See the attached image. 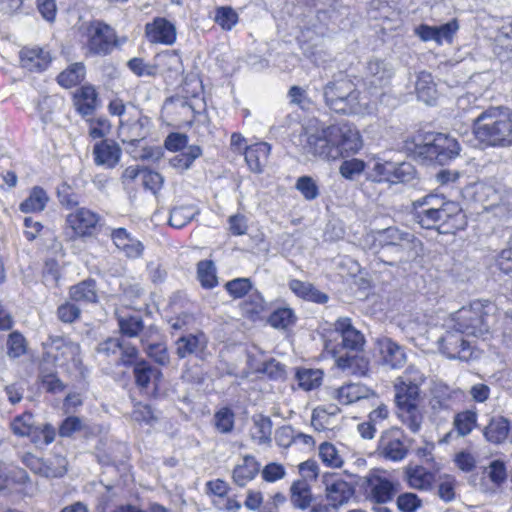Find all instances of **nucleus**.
Wrapping results in <instances>:
<instances>
[{
	"instance_id": "54",
	"label": "nucleus",
	"mask_w": 512,
	"mask_h": 512,
	"mask_svg": "<svg viewBox=\"0 0 512 512\" xmlns=\"http://www.w3.org/2000/svg\"><path fill=\"white\" fill-rule=\"evenodd\" d=\"M319 457L322 462L329 467L339 468L343 464V459L339 454V451L335 445L330 442H323L320 444Z\"/></svg>"
},
{
	"instance_id": "4",
	"label": "nucleus",
	"mask_w": 512,
	"mask_h": 512,
	"mask_svg": "<svg viewBox=\"0 0 512 512\" xmlns=\"http://www.w3.org/2000/svg\"><path fill=\"white\" fill-rule=\"evenodd\" d=\"M326 105L341 114H357L362 112L363 105L360 91L356 84L346 76L329 81L323 88Z\"/></svg>"
},
{
	"instance_id": "35",
	"label": "nucleus",
	"mask_w": 512,
	"mask_h": 512,
	"mask_svg": "<svg viewBox=\"0 0 512 512\" xmlns=\"http://www.w3.org/2000/svg\"><path fill=\"white\" fill-rule=\"evenodd\" d=\"M259 472V464L254 457L246 455L241 464H238L233 470V480L240 486H245L253 480Z\"/></svg>"
},
{
	"instance_id": "10",
	"label": "nucleus",
	"mask_w": 512,
	"mask_h": 512,
	"mask_svg": "<svg viewBox=\"0 0 512 512\" xmlns=\"http://www.w3.org/2000/svg\"><path fill=\"white\" fill-rule=\"evenodd\" d=\"M441 204V197L428 194L412 202L413 220L424 229H439V218L436 206Z\"/></svg>"
},
{
	"instance_id": "36",
	"label": "nucleus",
	"mask_w": 512,
	"mask_h": 512,
	"mask_svg": "<svg viewBox=\"0 0 512 512\" xmlns=\"http://www.w3.org/2000/svg\"><path fill=\"white\" fill-rule=\"evenodd\" d=\"M405 479L411 488L427 490L434 480V475L423 466L417 465L405 469Z\"/></svg>"
},
{
	"instance_id": "38",
	"label": "nucleus",
	"mask_w": 512,
	"mask_h": 512,
	"mask_svg": "<svg viewBox=\"0 0 512 512\" xmlns=\"http://www.w3.org/2000/svg\"><path fill=\"white\" fill-rule=\"evenodd\" d=\"M415 89L418 99L428 105L432 104L437 97L436 85L429 72L421 71L418 74Z\"/></svg>"
},
{
	"instance_id": "11",
	"label": "nucleus",
	"mask_w": 512,
	"mask_h": 512,
	"mask_svg": "<svg viewBox=\"0 0 512 512\" xmlns=\"http://www.w3.org/2000/svg\"><path fill=\"white\" fill-rule=\"evenodd\" d=\"M462 196L468 202L479 205L485 211L494 209L500 201L496 189L483 182L471 183L465 186L462 190Z\"/></svg>"
},
{
	"instance_id": "60",
	"label": "nucleus",
	"mask_w": 512,
	"mask_h": 512,
	"mask_svg": "<svg viewBox=\"0 0 512 512\" xmlns=\"http://www.w3.org/2000/svg\"><path fill=\"white\" fill-rule=\"evenodd\" d=\"M225 288L233 298H241L252 289V284L249 278H236L228 281Z\"/></svg>"
},
{
	"instance_id": "28",
	"label": "nucleus",
	"mask_w": 512,
	"mask_h": 512,
	"mask_svg": "<svg viewBox=\"0 0 512 512\" xmlns=\"http://www.w3.org/2000/svg\"><path fill=\"white\" fill-rule=\"evenodd\" d=\"M510 421L501 415L492 416L483 428L485 440L492 444H502L509 439Z\"/></svg>"
},
{
	"instance_id": "43",
	"label": "nucleus",
	"mask_w": 512,
	"mask_h": 512,
	"mask_svg": "<svg viewBox=\"0 0 512 512\" xmlns=\"http://www.w3.org/2000/svg\"><path fill=\"white\" fill-rule=\"evenodd\" d=\"M49 197L41 187H34L29 196L20 204V210L24 213L40 212L44 210Z\"/></svg>"
},
{
	"instance_id": "1",
	"label": "nucleus",
	"mask_w": 512,
	"mask_h": 512,
	"mask_svg": "<svg viewBox=\"0 0 512 512\" xmlns=\"http://www.w3.org/2000/svg\"><path fill=\"white\" fill-rule=\"evenodd\" d=\"M298 145L305 155L336 160L344 153H356L362 147L359 131L349 123L303 128Z\"/></svg>"
},
{
	"instance_id": "25",
	"label": "nucleus",
	"mask_w": 512,
	"mask_h": 512,
	"mask_svg": "<svg viewBox=\"0 0 512 512\" xmlns=\"http://www.w3.org/2000/svg\"><path fill=\"white\" fill-rule=\"evenodd\" d=\"M335 364L340 370L351 375L364 376L369 370L368 359L359 352L346 351L337 355Z\"/></svg>"
},
{
	"instance_id": "16",
	"label": "nucleus",
	"mask_w": 512,
	"mask_h": 512,
	"mask_svg": "<svg viewBox=\"0 0 512 512\" xmlns=\"http://www.w3.org/2000/svg\"><path fill=\"white\" fill-rule=\"evenodd\" d=\"M145 34L149 42L172 45L176 41L175 25L163 17H156L145 25Z\"/></svg>"
},
{
	"instance_id": "59",
	"label": "nucleus",
	"mask_w": 512,
	"mask_h": 512,
	"mask_svg": "<svg viewBox=\"0 0 512 512\" xmlns=\"http://www.w3.org/2000/svg\"><path fill=\"white\" fill-rule=\"evenodd\" d=\"M35 433H32L28 437L31 438L32 442L38 446L49 445L55 439V429L50 424H44L42 427L35 425Z\"/></svg>"
},
{
	"instance_id": "14",
	"label": "nucleus",
	"mask_w": 512,
	"mask_h": 512,
	"mask_svg": "<svg viewBox=\"0 0 512 512\" xmlns=\"http://www.w3.org/2000/svg\"><path fill=\"white\" fill-rule=\"evenodd\" d=\"M100 221V216L87 208H78L66 217L68 226L79 237H87L94 234Z\"/></svg>"
},
{
	"instance_id": "53",
	"label": "nucleus",
	"mask_w": 512,
	"mask_h": 512,
	"mask_svg": "<svg viewBox=\"0 0 512 512\" xmlns=\"http://www.w3.org/2000/svg\"><path fill=\"white\" fill-rule=\"evenodd\" d=\"M295 188L307 201L315 200L320 195L319 186L311 176H300L296 180Z\"/></svg>"
},
{
	"instance_id": "42",
	"label": "nucleus",
	"mask_w": 512,
	"mask_h": 512,
	"mask_svg": "<svg viewBox=\"0 0 512 512\" xmlns=\"http://www.w3.org/2000/svg\"><path fill=\"white\" fill-rule=\"evenodd\" d=\"M85 74V65L82 62H76L57 76V82L64 88H70L79 84L85 78Z\"/></svg>"
},
{
	"instance_id": "62",
	"label": "nucleus",
	"mask_w": 512,
	"mask_h": 512,
	"mask_svg": "<svg viewBox=\"0 0 512 512\" xmlns=\"http://www.w3.org/2000/svg\"><path fill=\"white\" fill-rule=\"evenodd\" d=\"M56 314L61 322L70 324L80 318L81 310L77 305L71 302H65L58 306Z\"/></svg>"
},
{
	"instance_id": "33",
	"label": "nucleus",
	"mask_w": 512,
	"mask_h": 512,
	"mask_svg": "<svg viewBox=\"0 0 512 512\" xmlns=\"http://www.w3.org/2000/svg\"><path fill=\"white\" fill-rule=\"evenodd\" d=\"M69 298L77 303L93 304L98 302V289L94 279H85L69 289Z\"/></svg>"
},
{
	"instance_id": "48",
	"label": "nucleus",
	"mask_w": 512,
	"mask_h": 512,
	"mask_svg": "<svg viewBox=\"0 0 512 512\" xmlns=\"http://www.w3.org/2000/svg\"><path fill=\"white\" fill-rule=\"evenodd\" d=\"M135 382L140 388H147L151 380L156 379L161 373L145 361L136 362L133 369Z\"/></svg>"
},
{
	"instance_id": "31",
	"label": "nucleus",
	"mask_w": 512,
	"mask_h": 512,
	"mask_svg": "<svg viewBox=\"0 0 512 512\" xmlns=\"http://www.w3.org/2000/svg\"><path fill=\"white\" fill-rule=\"evenodd\" d=\"M271 146L267 142L255 143L245 150V160L251 171L261 173L268 163Z\"/></svg>"
},
{
	"instance_id": "6",
	"label": "nucleus",
	"mask_w": 512,
	"mask_h": 512,
	"mask_svg": "<svg viewBox=\"0 0 512 512\" xmlns=\"http://www.w3.org/2000/svg\"><path fill=\"white\" fill-rule=\"evenodd\" d=\"M413 442L402 428L393 426L381 432L376 453L387 461L400 462L408 456Z\"/></svg>"
},
{
	"instance_id": "30",
	"label": "nucleus",
	"mask_w": 512,
	"mask_h": 512,
	"mask_svg": "<svg viewBox=\"0 0 512 512\" xmlns=\"http://www.w3.org/2000/svg\"><path fill=\"white\" fill-rule=\"evenodd\" d=\"M76 110L84 117L94 113L98 106V94L92 85H84L73 96Z\"/></svg>"
},
{
	"instance_id": "49",
	"label": "nucleus",
	"mask_w": 512,
	"mask_h": 512,
	"mask_svg": "<svg viewBox=\"0 0 512 512\" xmlns=\"http://www.w3.org/2000/svg\"><path fill=\"white\" fill-rule=\"evenodd\" d=\"M10 428L14 435L19 437L29 436L35 433V424L33 415L30 412L16 416L10 423Z\"/></svg>"
},
{
	"instance_id": "18",
	"label": "nucleus",
	"mask_w": 512,
	"mask_h": 512,
	"mask_svg": "<svg viewBox=\"0 0 512 512\" xmlns=\"http://www.w3.org/2000/svg\"><path fill=\"white\" fill-rule=\"evenodd\" d=\"M48 356L63 364L65 361H75L80 354V345L61 336H51L47 342Z\"/></svg>"
},
{
	"instance_id": "19",
	"label": "nucleus",
	"mask_w": 512,
	"mask_h": 512,
	"mask_svg": "<svg viewBox=\"0 0 512 512\" xmlns=\"http://www.w3.org/2000/svg\"><path fill=\"white\" fill-rule=\"evenodd\" d=\"M376 346L383 365L397 369L405 364L406 354L403 347L392 339L387 337L377 339Z\"/></svg>"
},
{
	"instance_id": "45",
	"label": "nucleus",
	"mask_w": 512,
	"mask_h": 512,
	"mask_svg": "<svg viewBox=\"0 0 512 512\" xmlns=\"http://www.w3.org/2000/svg\"><path fill=\"white\" fill-rule=\"evenodd\" d=\"M198 213V209L192 205L174 207L170 211L169 224L174 228H182L191 222Z\"/></svg>"
},
{
	"instance_id": "3",
	"label": "nucleus",
	"mask_w": 512,
	"mask_h": 512,
	"mask_svg": "<svg viewBox=\"0 0 512 512\" xmlns=\"http://www.w3.org/2000/svg\"><path fill=\"white\" fill-rule=\"evenodd\" d=\"M407 149L422 160L436 162L444 165L456 158L460 151L458 142L449 135L442 133H429L411 144L407 143Z\"/></svg>"
},
{
	"instance_id": "9",
	"label": "nucleus",
	"mask_w": 512,
	"mask_h": 512,
	"mask_svg": "<svg viewBox=\"0 0 512 512\" xmlns=\"http://www.w3.org/2000/svg\"><path fill=\"white\" fill-rule=\"evenodd\" d=\"M116 44V35L113 29L101 22L92 24L88 28L87 49L89 54L105 56L111 53Z\"/></svg>"
},
{
	"instance_id": "22",
	"label": "nucleus",
	"mask_w": 512,
	"mask_h": 512,
	"mask_svg": "<svg viewBox=\"0 0 512 512\" xmlns=\"http://www.w3.org/2000/svg\"><path fill=\"white\" fill-rule=\"evenodd\" d=\"M122 150L113 140L105 139L96 143L93 148L94 162L98 166L114 168L120 161Z\"/></svg>"
},
{
	"instance_id": "44",
	"label": "nucleus",
	"mask_w": 512,
	"mask_h": 512,
	"mask_svg": "<svg viewBox=\"0 0 512 512\" xmlns=\"http://www.w3.org/2000/svg\"><path fill=\"white\" fill-rule=\"evenodd\" d=\"M477 420L478 414L475 410H464L454 416L453 427L458 436L465 437L477 426Z\"/></svg>"
},
{
	"instance_id": "55",
	"label": "nucleus",
	"mask_w": 512,
	"mask_h": 512,
	"mask_svg": "<svg viewBox=\"0 0 512 512\" xmlns=\"http://www.w3.org/2000/svg\"><path fill=\"white\" fill-rule=\"evenodd\" d=\"M295 315L290 308H279L275 310L268 319L269 324L277 329H285L295 322Z\"/></svg>"
},
{
	"instance_id": "61",
	"label": "nucleus",
	"mask_w": 512,
	"mask_h": 512,
	"mask_svg": "<svg viewBox=\"0 0 512 512\" xmlns=\"http://www.w3.org/2000/svg\"><path fill=\"white\" fill-rule=\"evenodd\" d=\"M456 480L454 477L445 475L441 477L437 486L438 496L445 502H450L455 498Z\"/></svg>"
},
{
	"instance_id": "2",
	"label": "nucleus",
	"mask_w": 512,
	"mask_h": 512,
	"mask_svg": "<svg viewBox=\"0 0 512 512\" xmlns=\"http://www.w3.org/2000/svg\"><path fill=\"white\" fill-rule=\"evenodd\" d=\"M476 138L492 147L512 146V112L503 106H490L471 118Z\"/></svg>"
},
{
	"instance_id": "26",
	"label": "nucleus",
	"mask_w": 512,
	"mask_h": 512,
	"mask_svg": "<svg viewBox=\"0 0 512 512\" xmlns=\"http://www.w3.org/2000/svg\"><path fill=\"white\" fill-rule=\"evenodd\" d=\"M375 393L369 387L361 383H347L333 391V398L340 404L349 405L362 399H368Z\"/></svg>"
},
{
	"instance_id": "56",
	"label": "nucleus",
	"mask_w": 512,
	"mask_h": 512,
	"mask_svg": "<svg viewBox=\"0 0 512 512\" xmlns=\"http://www.w3.org/2000/svg\"><path fill=\"white\" fill-rule=\"evenodd\" d=\"M27 345L23 335L17 331L9 334L7 339V355L10 358H19L26 353Z\"/></svg>"
},
{
	"instance_id": "21",
	"label": "nucleus",
	"mask_w": 512,
	"mask_h": 512,
	"mask_svg": "<svg viewBox=\"0 0 512 512\" xmlns=\"http://www.w3.org/2000/svg\"><path fill=\"white\" fill-rule=\"evenodd\" d=\"M335 330L340 333L342 346L347 351L360 352L365 343L363 334L355 329L348 317H342L336 320Z\"/></svg>"
},
{
	"instance_id": "57",
	"label": "nucleus",
	"mask_w": 512,
	"mask_h": 512,
	"mask_svg": "<svg viewBox=\"0 0 512 512\" xmlns=\"http://www.w3.org/2000/svg\"><path fill=\"white\" fill-rule=\"evenodd\" d=\"M214 20L222 29L231 30L238 22V14L231 7H219Z\"/></svg>"
},
{
	"instance_id": "64",
	"label": "nucleus",
	"mask_w": 512,
	"mask_h": 512,
	"mask_svg": "<svg viewBox=\"0 0 512 512\" xmlns=\"http://www.w3.org/2000/svg\"><path fill=\"white\" fill-rule=\"evenodd\" d=\"M215 426L221 433H229L234 427V414L229 408H222L215 416Z\"/></svg>"
},
{
	"instance_id": "32",
	"label": "nucleus",
	"mask_w": 512,
	"mask_h": 512,
	"mask_svg": "<svg viewBox=\"0 0 512 512\" xmlns=\"http://www.w3.org/2000/svg\"><path fill=\"white\" fill-rule=\"evenodd\" d=\"M397 418L410 432L417 434L422 428L424 413L420 404L397 407Z\"/></svg>"
},
{
	"instance_id": "34",
	"label": "nucleus",
	"mask_w": 512,
	"mask_h": 512,
	"mask_svg": "<svg viewBox=\"0 0 512 512\" xmlns=\"http://www.w3.org/2000/svg\"><path fill=\"white\" fill-rule=\"evenodd\" d=\"M290 290L299 298L318 304L328 301V295L318 290L312 283L292 279L288 284Z\"/></svg>"
},
{
	"instance_id": "47",
	"label": "nucleus",
	"mask_w": 512,
	"mask_h": 512,
	"mask_svg": "<svg viewBox=\"0 0 512 512\" xmlns=\"http://www.w3.org/2000/svg\"><path fill=\"white\" fill-rule=\"evenodd\" d=\"M394 162L374 160L369 163V172L367 178L373 182H390L392 177Z\"/></svg>"
},
{
	"instance_id": "15",
	"label": "nucleus",
	"mask_w": 512,
	"mask_h": 512,
	"mask_svg": "<svg viewBox=\"0 0 512 512\" xmlns=\"http://www.w3.org/2000/svg\"><path fill=\"white\" fill-rule=\"evenodd\" d=\"M323 484L326 497L333 507L347 503L354 494L353 486L335 474H325Z\"/></svg>"
},
{
	"instance_id": "23",
	"label": "nucleus",
	"mask_w": 512,
	"mask_h": 512,
	"mask_svg": "<svg viewBox=\"0 0 512 512\" xmlns=\"http://www.w3.org/2000/svg\"><path fill=\"white\" fill-rule=\"evenodd\" d=\"M110 237L115 246L122 251L126 257L136 259L142 256L144 245L125 228H115L111 230Z\"/></svg>"
},
{
	"instance_id": "37",
	"label": "nucleus",
	"mask_w": 512,
	"mask_h": 512,
	"mask_svg": "<svg viewBox=\"0 0 512 512\" xmlns=\"http://www.w3.org/2000/svg\"><path fill=\"white\" fill-rule=\"evenodd\" d=\"M290 501L294 508L305 510L312 502L310 485L305 480L294 481L290 487Z\"/></svg>"
},
{
	"instance_id": "24",
	"label": "nucleus",
	"mask_w": 512,
	"mask_h": 512,
	"mask_svg": "<svg viewBox=\"0 0 512 512\" xmlns=\"http://www.w3.org/2000/svg\"><path fill=\"white\" fill-rule=\"evenodd\" d=\"M440 227L450 224L454 229H463L466 225L465 216L459 203L445 200L441 197V204L436 206Z\"/></svg>"
},
{
	"instance_id": "12",
	"label": "nucleus",
	"mask_w": 512,
	"mask_h": 512,
	"mask_svg": "<svg viewBox=\"0 0 512 512\" xmlns=\"http://www.w3.org/2000/svg\"><path fill=\"white\" fill-rule=\"evenodd\" d=\"M438 344L441 352L450 359L468 361L472 357V348L464 338L463 333L447 330L439 339Z\"/></svg>"
},
{
	"instance_id": "63",
	"label": "nucleus",
	"mask_w": 512,
	"mask_h": 512,
	"mask_svg": "<svg viewBox=\"0 0 512 512\" xmlns=\"http://www.w3.org/2000/svg\"><path fill=\"white\" fill-rule=\"evenodd\" d=\"M141 179L144 188L151 191L154 195L160 191L164 182L160 173L146 169L142 171Z\"/></svg>"
},
{
	"instance_id": "20",
	"label": "nucleus",
	"mask_w": 512,
	"mask_h": 512,
	"mask_svg": "<svg viewBox=\"0 0 512 512\" xmlns=\"http://www.w3.org/2000/svg\"><path fill=\"white\" fill-rule=\"evenodd\" d=\"M148 117L138 114L134 119L120 120L119 135L123 143L135 145L147 135Z\"/></svg>"
},
{
	"instance_id": "51",
	"label": "nucleus",
	"mask_w": 512,
	"mask_h": 512,
	"mask_svg": "<svg viewBox=\"0 0 512 512\" xmlns=\"http://www.w3.org/2000/svg\"><path fill=\"white\" fill-rule=\"evenodd\" d=\"M118 326L122 335L136 337L143 330L144 324L140 316H118Z\"/></svg>"
},
{
	"instance_id": "52",
	"label": "nucleus",
	"mask_w": 512,
	"mask_h": 512,
	"mask_svg": "<svg viewBox=\"0 0 512 512\" xmlns=\"http://www.w3.org/2000/svg\"><path fill=\"white\" fill-rule=\"evenodd\" d=\"M42 476L47 478L62 477L67 471V461L62 456H54L44 460Z\"/></svg>"
},
{
	"instance_id": "41",
	"label": "nucleus",
	"mask_w": 512,
	"mask_h": 512,
	"mask_svg": "<svg viewBox=\"0 0 512 512\" xmlns=\"http://www.w3.org/2000/svg\"><path fill=\"white\" fill-rule=\"evenodd\" d=\"M202 155V149L198 145L188 146L186 151L173 156L169 160L172 168L182 173L192 167L194 161Z\"/></svg>"
},
{
	"instance_id": "40",
	"label": "nucleus",
	"mask_w": 512,
	"mask_h": 512,
	"mask_svg": "<svg viewBox=\"0 0 512 512\" xmlns=\"http://www.w3.org/2000/svg\"><path fill=\"white\" fill-rule=\"evenodd\" d=\"M295 379L300 389L311 391L321 386L323 372L320 369L299 368L296 371Z\"/></svg>"
},
{
	"instance_id": "27",
	"label": "nucleus",
	"mask_w": 512,
	"mask_h": 512,
	"mask_svg": "<svg viewBox=\"0 0 512 512\" xmlns=\"http://www.w3.org/2000/svg\"><path fill=\"white\" fill-rule=\"evenodd\" d=\"M176 354L180 358L191 355L200 357L207 347V339L204 333L182 335L176 340Z\"/></svg>"
},
{
	"instance_id": "13",
	"label": "nucleus",
	"mask_w": 512,
	"mask_h": 512,
	"mask_svg": "<svg viewBox=\"0 0 512 512\" xmlns=\"http://www.w3.org/2000/svg\"><path fill=\"white\" fill-rule=\"evenodd\" d=\"M399 492V484L377 475L365 478L366 498L373 503L383 504L391 501Z\"/></svg>"
},
{
	"instance_id": "29",
	"label": "nucleus",
	"mask_w": 512,
	"mask_h": 512,
	"mask_svg": "<svg viewBox=\"0 0 512 512\" xmlns=\"http://www.w3.org/2000/svg\"><path fill=\"white\" fill-rule=\"evenodd\" d=\"M392 75L391 65L384 60L373 59L368 62L366 81L369 87L381 88L386 86Z\"/></svg>"
},
{
	"instance_id": "50",
	"label": "nucleus",
	"mask_w": 512,
	"mask_h": 512,
	"mask_svg": "<svg viewBox=\"0 0 512 512\" xmlns=\"http://www.w3.org/2000/svg\"><path fill=\"white\" fill-rule=\"evenodd\" d=\"M197 278L202 287L211 289L217 285L216 269L210 260H202L197 264Z\"/></svg>"
},
{
	"instance_id": "5",
	"label": "nucleus",
	"mask_w": 512,
	"mask_h": 512,
	"mask_svg": "<svg viewBox=\"0 0 512 512\" xmlns=\"http://www.w3.org/2000/svg\"><path fill=\"white\" fill-rule=\"evenodd\" d=\"M493 309L494 306L489 302L475 301L454 313L447 327L467 335H484L490 329V321L493 318L490 312Z\"/></svg>"
},
{
	"instance_id": "17",
	"label": "nucleus",
	"mask_w": 512,
	"mask_h": 512,
	"mask_svg": "<svg viewBox=\"0 0 512 512\" xmlns=\"http://www.w3.org/2000/svg\"><path fill=\"white\" fill-rule=\"evenodd\" d=\"M20 64L31 72H42L52 61L50 51L39 46H25L19 52Z\"/></svg>"
},
{
	"instance_id": "39",
	"label": "nucleus",
	"mask_w": 512,
	"mask_h": 512,
	"mask_svg": "<svg viewBox=\"0 0 512 512\" xmlns=\"http://www.w3.org/2000/svg\"><path fill=\"white\" fill-rule=\"evenodd\" d=\"M251 437L259 445H269L272 441V421L268 416L255 415L253 417V427L251 428Z\"/></svg>"
},
{
	"instance_id": "58",
	"label": "nucleus",
	"mask_w": 512,
	"mask_h": 512,
	"mask_svg": "<svg viewBox=\"0 0 512 512\" xmlns=\"http://www.w3.org/2000/svg\"><path fill=\"white\" fill-rule=\"evenodd\" d=\"M391 183L410 182L416 177L414 166L408 162L394 163Z\"/></svg>"
},
{
	"instance_id": "7",
	"label": "nucleus",
	"mask_w": 512,
	"mask_h": 512,
	"mask_svg": "<svg viewBox=\"0 0 512 512\" xmlns=\"http://www.w3.org/2000/svg\"><path fill=\"white\" fill-rule=\"evenodd\" d=\"M426 377L416 367L409 366L394 381L395 404L398 406L419 404L421 400L420 387Z\"/></svg>"
},
{
	"instance_id": "46",
	"label": "nucleus",
	"mask_w": 512,
	"mask_h": 512,
	"mask_svg": "<svg viewBox=\"0 0 512 512\" xmlns=\"http://www.w3.org/2000/svg\"><path fill=\"white\" fill-rule=\"evenodd\" d=\"M480 101L482 100L474 94L467 93L457 99L456 105L462 116L467 117V121L471 123V118L476 117L482 110H484L479 104Z\"/></svg>"
},
{
	"instance_id": "8",
	"label": "nucleus",
	"mask_w": 512,
	"mask_h": 512,
	"mask_svg": "<svg viewBox=\"0 0 512 512\" xmlns=\"http://www.w3.org/2000/svg\"><path fill=\"white\" fill-rule=\"evenodd\" d=\"M377 241L382 247L394 246L405 252L408 258L419 256L423 252V243L413 233L398 227H388L377 232Z\"/></svg>"
}]
</instances>
